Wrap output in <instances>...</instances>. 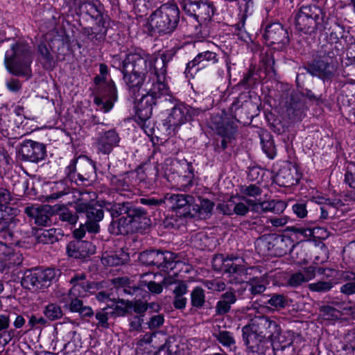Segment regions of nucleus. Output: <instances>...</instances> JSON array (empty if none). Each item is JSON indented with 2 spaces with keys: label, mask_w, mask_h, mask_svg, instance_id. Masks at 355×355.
Masks as SVG:
<instances>
[{
  "label": "nucleus",
  "mask_w": 355,
  "mask_h": 355,
  "mask_svg": "<svg viewBox=\"0 0 355 355\" xmlns=\"http://www.w3.org/2000/svg\"><path fill=\"white\" fill-rule=\"evenodd\" d=\"M157 60L155 55L146 53L142 49H135L122 56H115L113 62L121 67L123 80L130 93L135 95L143 92L145 78L153 73V63Z\"/></svg>",
  "instance_id": "obj_1"
},
{
  "label": "nucleus",
  "mask_w": 355,
  "mask_h": 355,
  "mask_svg": "<svg viewBox=\"0 0 355 355\" xmlns=\"http://www.w3.org/2000/svg\"><path fill=\"white\" fill-rule=\"evenodd\" d=\"M94 198L95 193H83L76 203V211L84 213L87 216L85 223L81 224L79 228L73 231V235L76 239L83 238L86 232L94 234L99 232L98 223L103 218L104 214L103 209L96 205Z\"/></svg>",
  "instance_id": "obj_2"
},
{
  "label": "nucleus",
  "mask_w": 355,
  "mask_h": 355,
  "mask_svg": "<svg viewBox=\"0 0 355 355\" xmlns=\"http://www.w3.org/2000/svg\"><path fill=\"white\" fill-rule=\"evenodd\" d=\"M32 60L31 47L24 41L12 44L5 53L4 63L6 69L17 76H30Z\"/></svg>",
  "instance_id": "obj_3"
},
{
  "label": "nucleus",
  "mask_w": 355,
  "mask_h": 355,
  "mask_svg": "<svg viewBox=\"0 0 355 355\" xmlns=\"http://www.w3.org/2000/svg\"><path fill=\"white\" fill-rule=\"evenodd\" d=\"M213 267L215 270H223L230 277L231 283H241L248 280L247 268L242 257L231 254L224 257L216 255L213 259Z\"/></svg>",
  "instance_id": "obj_4"
},
{
  "label": "nucleus",
  "mask_w": 355,
  "mask_h": 355,
  "mask_svg": "<svg viewBox=\"0 0 355 355\" xmlns=\"http://www.w3.org/2000/svg\"><path fill=\"white\" fill-rule=\"evenodd\" d=\"M180 11L177 5L165 3L157 9L150 17L152 28L159 33H169L174 31L179 21Z\"/></svg>",
  "instance_id": "obj_5"
},
{
  "label": "nucleus",
  "mask_w": 355,
  "mask_h": 355,
  "mask_svg": "<svg viewBox=\"0 0 355 355\" xmlns=\"http://www.w3.org/2000/svg\"><path fill=\"white\" fill-rule=\"evenodd\" d=\"M322 10L315 4L302 6L295 16V28L304 34L314 33L324 19Z\"/></svg>",
  "instance_id": "obj_6"
},
{
  "label": "nucleus",
  "mask_w": 355,
  "mask_h": 355,
  "mask_svg": "<svg viewBox=\"0 0 355 355\" xmlns=\"http://www.w3.org/2000/svg\"><path fill=\"white\" fill-rule=\"evenodd\" d=\"M12 200L10 192L3 188L0 189V225L3 230H8L9 236H12L10 230L17 224L15 216L18 210L8 207V205Z\"/></svg>",
  "instance_id": "obj_7"
},
{
  "label": "nucleus",
  "mask_w": 355,
  "mask_h": 355,
  "mask_svg": "<svg viewBox=\"0 0 355 355\" xmlns=\"http://www.w3.org/2000/svg\"><path fill=\"white\" fill-rule=\"evenodd\" d=\"M139 261L146 265L157 266L166 269H173L178 263L174 253L166 251L149 250L141 252L139 256Z\"/></svg>",
  "instance_id": "obj_8"
},
{
  "label": "nucleus",
  "mask_w": 355,
  "mask_h": 355,
  "mask_svg": "<svg viewBox=\"0 0 355 355\" xmlns=\"http://www.w3.org/2000/svg\"><path fill=\"white\" fill-rule=\"evenodd\" d=\"M145 213L140 210L138 214L132 216L127 215L119 217L117 221H113L111 225L112 232L116 234H127L129 232L141 228L140 223L146 220Z\"/></svg>",
  "instance_id": "obj_9"
},
{
  "label": "nucleus",
  "mask_w": 355,
  "mask_h": 355,
  "mask_svg": "<svg viewBox=\"0 0 355 355\" xmlns=\"http://www.w3.org/2000/svg\"><path fill=\"white\" fill-rule=\"evenodd\" d=\"M155 63H153V73L148 74L149 80L144 84L143 92L152 96L154 99L157 100L161 96L167 94L168 88L164 82L166 70H164V73L161 76L157 75Z\"/></svg>",
  "instance_id": "obj_10"
},
{
  "label": "nucleus",
  "mask_w": 355,
  "mask_h": 355,
  "mask_svg": "<svg viewBox=\"0 0 355 355\" xmlns=\"http://www.w3.org/2000/svg\"><path fill=\"white\" fill-rule=\"evenodd\" d=\"M193 110L184 104L175 106L164 121V125L166 130L175 131L178 127L185 123L188 118L191 116Z\"/></svg>",
  "instance_id": "obj_11"
},
{
  "label": "nucleus",
  "mask_w": 355,
  "mask_h": 355,
  "mask_svg": "<svg viewBox=\"0 0 355 355\" xmlns=\"http://www.w3.org/2000/svg\"><path fill=\"white\" fill-rule=\"evenodd\" d=\"M255 331L261 334L262 337L270 341L277 336L280 331V326L277 321L267 316H256L251 320Z\"/></svg>",
  "instance_id": "obj_12"
},
{
  "label": "nucleus",
  "mask_w": 355,
  "mask_h": 355,
  "mask_svg": "<svg viewBox=\"0 0 355 355\" xmlns=\"http://www.w3.org/2000/svg\"><path fill=\"white\" fill-rule=\"evenodd\" d=\"M116 101V87L112 80H110L106 83L99 96H96L94 99L95 103L104 112H110Z\"/></svg>",
  "instance_id": "obj_13"
},
{
  "label": "nucleus",
  "mask_w": 355,
  "mask_h": 355,
  "mask_svg": "<svg viewBox=\"0 0 355 355\" xmlns=\"http://www.w3.org/2000/svg\"><path fill=\"white\" fill-rule=\"evenodd\" d=\"M19 153L24 160L38 162L45 157V146L33 140H25L21 144Z\"/></svg>",
  "instance_id": "obj_14"
},
{
  "label": "nucleus",
  "mask_w": 355,
  "mask_h": 355,
  "mask_svg": "<svg viewBox=\"0 0 355 355\" xmlns=\"http://www.w3.org/2000/svg\"><path fill=\"white\" fill-rule=\"evenodd\" d=\"M243 338L249 352L254 353L262 349L266 338L255 331L254 325L250 322L242 329Z\"/></svg>",
  "instance_id": "obj_15"
},
{
  "label": "nucleus",
  "mask_w": 355,
  "mask_h": 355,
  "mask_svg": "<svg viewBox=\"0 0 355 355\" xmlns=\"http://www.w3.org/2000/svg\"><path fill=\"white\" fill-rule=\"evenodd\" d=\"M95 251V245L85 241H71L67 246L68 256L75 259H85L94 254Z\"/></svg>",
  "instance_id": "obj_16"
},
{
  "label": "nucleus",
  "mask_w": 355,
  "mask_h": 355,
  "mask_svg": "<svg viewBox=\"0 0 355 355\" xmlns=\"http://www.w3.org/2000/svg\"><path fill=\"white\" fill-rule=\"evenodd\" d=\"M71 284L73 286L70 289V295L74 297L87 296L88 293H92L96 289V284L87 282L83 274L76 275L71 279Z\"/></svg>",
  "instance_id": "obj_17"
},
{
  "label": "nucleus",
  "mask_w": 355,
  "mask_h": 355,
  "mask_svg": "<svg viewBox=\"0 0 355 355\" xmlns=\"http://www.w3.org/2000/svg\"><path fill=\"white\" fill-rule=\"evenodd\" d=\"M22 260V254L20 252L0 242V272L6 267L19 265Z\"/></svg>",
  "instance_id": "obj_18"
},
{
  "label": "nucleus",
  "mask_w": 355,
  "mask_h": 355,
  "mask_svg": "<svg viewBox=\"0 0 355 355\" xmlns=\"http://www.w3.org/2000/svg\"><path fill=\"white\" fill-rule=\"evenodd\" d=\"M168 201L171 208L180 216H187L191 214L192 196L184 194H173L168 198Z\"/></svg>",
  "instance_id": "obj_19"
},
{
  "label": "nucleus",
  "mask_w": 355,
  "mask_h": 355,
  "mask_svg": "<svg viewBox=\"0 0 355 355\" xmlns=\"http://www.w3.org/2000/svg\"><path fill=\"white\" fill-rule=\"evenodd\" d=\"M53 212L51 207L48 205L28 207L25 209V213L38 225H47Z\"/></svg>",
  "instance_id": "obj_20"
},
{
  "label": "nucleus",
  "mask_w": 355,
  "mask_h": 355,
  "mask_svg": "<svg viewBox=\"0 0 355 355\" xmlns=\"http://www.w3.org/2000/svg\"><path fill=\"white\" fill-rule=\"evenodd\" d=\"M141 98L135 102V108L136 114L141 121H146L152 115L153 106L155 105L156 100L150 95L141 92Z\"/></svg>",
  "instance_id": "obj_21"
},
{
  "label": "nucleus",
  "mask_w": 355,
  "mask_h": 355,
  "mask_svg": "<svg viewBox=\"0 0 355 355\" xmlns=\"http://www.w3.org/2000/svg\"><path fill=\"white\" fill-rule=\"evenodd\" d=\"M249 205L257 211H271L275 214L282 213L286 208V203L282 200H272L268 201H257L249 200L247 201Z\"/></svg>",
  "instance_id": "obj_22"
},
{
  "label": "nucleus",
  "mask_w": 355,
  "mask_h": 355,
  "mask_svg": "<svg viewBox=\"0 0 355 355\" xmlns=\"http://www.w3.org/2000/svg\"><path fill=\"white\" fill-rule=\"evenodd\" d=\"M312 74L318 76L323 80H329L335 75L336 65L334 62L320 60L311 66Z\"/></svg>",
  "instance_id": "obj_23"
},
{
  "label": "nucleus",
  "mask_w": 355,
  "mask_h": 355,
  "mask_svg": "<svg viewBox=\"0 0 355 355\" xmlns=\"http://www.w3.org/2000/svg\"><path fill=\"white\" fill-rule=\"evenodd\" d=\"M119 142V137L118 134L114 130H109L98 137L97 148L101 153L108 154Z\"/></svg>",
  "instance_id": "obj_24"
},
{
  "label": "nucleus",
  "mask_w": 355,
  "mask_h": 355,
  "mask_svg": "<svg viewBox=\"0 0 355 355\" xmlns=\"http://www.w3.org/2000/svg\"><path fill=\"white\" fill-rule=\"evenodd\" d=\"M293 336L292 331L282 332L280 330L277 336H275L270 340L273 350H284L286 347H289L293 342Z\"/></svg>",
  "instance_id": "obj_25"
},
{
  "label": "nucleus",
  "mask_w": 355,
  "mask_h": 355,
  "mask_svg": "<svg viewBox=\"0 0 355 355\" xmlns=\"http://www.w3.org/2000/svg\"><path fill=\"white\" fill-rule=\"evenodd\" d=\"M141 209L136 208L130 202L117 203L113 205L110 208L112 217L118 218L124 215L132 216L138 214Z\"/></svg>",
  "instance_id": "obj_26"
},
{
  "label": "nucleus",
  "mask_w": 355,
  "mask_h": 355,
  "mask_svg": "<svg viewBox=\"0 0 355 355\" xmlns=\"http://www.w3.org/2000/svg\"><path fill=\"white\" fill-rule=\"evenodd\" d=\"M21 285L25 288L29 290L41 289L38 269H33L26 271L21 279Z\"/></svg>",
  "instance_id": "obj_27"
},
{
  "label": "nucleus",
  "mask_w": 355,
  "mask_h": 355,
  "mask_svg": "<svg viewBox=\"0 0 355 355\" xmlns=\"http://www.w3.org/2000/svg\"><path fill=\"white\" fill-rule=\"evenodd\" d=\"M39 279L41 289L46 288L53 282H55L60 277V270L55 268H46L45 270L38 269Z\"/></svg>",
  "instance_id": "obj_28"
},
{
  "label": "nucleus",
  "mask_w": 355,
  "mask_h": 355,
  "mask_svg": "<svg viewBox=\"0 0 355 355\" xmlns=\"http://www.w3.org/2000/svg\"><path fill=\"white\" fill-rule=\"evenodd\" d=\"M203 61L216 63L218 62L216 53L209 51L198 53L192 61L187 64L186 73H189L192 69Z\"/></svg>",
  "instance_id": "obj_29"
},
{
  "label": "nucleus",
  "mask_w": 355,
  "mask_h": 355,
  "mask_svg": "<svg viewBox=\"0 0 355 355\" xmlns=\"http://www.w3.org/2000/svg\"><path fill=\"white\" fill-rule=\"evenodd\" d=\"M199 202L192 205V210L201 218H206L211 214L214 203L207 199H198Z\"/></svg>",
  "instance_id": "obj_30"
},
{
  "label": "nucleus",
  "mask_w": 355,
  "mask_h": 355,
  "mask_svg": "<svg viewBox=\"0 0 355 355\" xmlns=\"http://www.w3.org/2000/svg\"><path fill=\"white\" fill-rule=\"evenodd\" d=\"M241 193L242 199L247 202L250 200L247 198L248 197L256 198L257 196H260L261 193V189L259 187L255 184H250L249 186L242 187L241 189ZM246 203L248 205V202Z\"/></svg>",
  "instance_id": "obj_31"
},
{
  "label": "nucleus",
  "mask_w": 355,
  "mask_h": 355,
  "mask_svg": "<svg viewBox=\"0 0 355 355\" xmlns=\"http://www.w3.org/2000/svg\"><path fill=\"white\" fill-rule=\"evenodd\" d=\"M284 33L283 27L280 24H273L266 28V36L272 40L273 43L278 42L279 37Z\"/></svg>",
  "instance_id": "obj_32"
},
{
  "label": "nucleus",
  "mask_w": 355,
  "mask_h": 355,
  "mask_svg": "<svg viewBox=\"0 0 355 355\" xmlns=\"http://www.w3.org/2000/svg\"><path fill=\"white\" fill-rule=\"evenodd\" d=\"M343 278L345 280H355V274L344 272ZM340 291L346 295H352L355 293V282H349L344 284L340 288Z\"/></svg>",
  "instance_id": "obj_33"
},
{
  "label": "nucleus",
  "mask_w": 355,
  "mask_h": 355,
  "mask_svg": "<svg viewBox=\"0 0 355 355\" xmlns=\"http://www.w3.org/2000/svg\"><path fill=\"white\" fill-rule=\"evenodd\" d=\"M191 304L195 307H201L205 302V295L202 288L196 287L191 293Z\"/></svg>",
  "instance_id": "obj_34"
},
{
  "label": "nucleus",
  "mask_w": 355,
  "mask_h": 355,
  "mask_svg": "<svg viewBox=\"0 0 355 355\" xmlns=\"http://www.w3.org/2000/svg\"><path fill=\"white\" fill-rule=\"evenodd\" d=\"M44 315L51 320H55L62 316L61 308L55 304H50L46 306Z\"/></svg>",
  "instance_id": "obj_35"
},
{
  "label": "nucleus",
  "mask_w": 355,
  "mask_h": 355,
  "mask_svg": "<svg viewBox=\"0 0 355 355\" xmlns=\"http://www.w3.org/2000/svg\"><path fill=\"white\" fill-rule=\"evenodd\" d=\"M110 308H103L101 311L96 313V318L98 320V327L104 329H108L110 325L108 323V319L112 316Z\"/></svg>",
  "instance_id": "obj_36"
},
{
  "label": "nucleus",
  "mask_w": 355,
  "mask_h": 355,
  "mask_svg": "<svg viewBox=\"0 0 355 355\" xmlns=\"http://www.w3.org/2000/svg\"><path fill=\"white\" fill-rule=\"evenodd\" d=\"M130 301H122L118 302L114 308H110V312L113 316L119 317L123 316L125 314L130 313Z\"/></svg>",
  "instance_id": "obj_37"
},
{
  "label": "nucleus",
  "mask_w": 355,
  "mask_h": 355,
  "mask_svg": "<svg viewBox=\"0 0 355 355\" xmlns=\"http://www.w3.org/2000/svg\"><path fill=\"white\" fill-rule=\"evenodd\" d=\"M200 3L201 1L199 0H184L183 8L189 15L198 17Z\"/></svg>",
  "instance_id": "obj_38"
},
{
  "label": "nucleus",
  "mask_w": 355,
  "mask_h": 355,
  "mask_svg": "<svg viewBox=\"0 0 355 355\" xmlns=\"http://www.w3.org/2000/svg\"><path fill=\"white\" fill-rule=\"evenodd\" d=\"M55 189L56 192L46 196L47 201L57 200L69 193V189L67 188L66 184L63 182L56 183Z\"/></svg>",
  "instance_id": "obj_39"
},
{
  "label": "nucleus",
  "mask_w": 355,
  "mask_h": 355,
  "mask_svg": "<svg viewBox=\"0 0 355 355\" xmlns=\"http://www.w3.org/2000/svg\"><path fill=\"white\" fill-rule=\"evenodd\" d=\"M268 304L276 309H282L288 304V300L284 295L275 294L268 300Z\"/></svg>",
  "instance_id": "obj_40"
},
{
  "label": "nucleus",
  "mask_w": 355,
  "mask_h": 355,
  "mask_svg": "<svg viewBox=\"0 0 355 355\" xmlns=\"http://www.w3.org/2000/svg\"><path fill=\"white\" fill-rule=\"evenodd\" d=\"M235 197L232 196L228 200L224 201L218 205V208L223 214L230 216L234 214Z\"/></svg>",
  "instance_id": "obj_41"
},
{
  "label": "nucleus",
  "mask_w": 355,
  "mask_h": 355,
  "mask_svg": "<svg viewBox=\"0 0 355 355\" xmlns=\"http://www.w3.org/2000/svg\"><path fill=\"white\" fill-rule=\"evenodd\" d=\"M249 207L251 206L248 205L241 196L235 197L234 214L238 216L245 215L249 211Z\"/></svg>",
  "instance_id": "obj_42"
},
{
  "label": "nucleus",
  "mask_w": 355,
  "mask_h": 355,
  "mask_svg": "<svg viewBox=\"0 0 355 355\" xmlns=\"http://www.w3.org/2000/svg\"><path fill=\"white\" fill-rule=\"evenodd\" d=\"M335 283L329 282H318L309 284V288L315 292H326L329 291Z\"/></svg>",
  "instance_id": "obj_43"
},
{
  "label": "nucleus",
  "mask_w": 355,
  "mask_h": 355,
  "mask_svg": "<svg viewBox=\"0 0 355 355\" xmlns=\"http://www.w3.org/2000/svg\"><path fill=\"white\" fill-rule=\"evenodd\" d=\"M321 315L324 320H334L340 318V312L336 309L326 306L321 309Z\"/></svg>",
  "instance_id": "obj_44"
},
{
  "label": "nucleus",
  "mask_w": 355,
  "mask_h": 355,
  "mask_svg": "<svg viewBox=\"0 0 355 355\" xmlns=\"http://www.w3.org/2000/svg\"><path fill=\"white\" fill-rule=\"evenodd\" d=\"M251 293L254 295L263 293L266 290V285L263 279L258 277L253 278L249 281Z\"/></svg>",
  "instance_id": "obj_45"
},
{
  "label": "nucleus",
  "mask_w": 355,
  "mask_h": 355,
  "mask_svg": "<svg viewBox=\"0 0 355 355\" xmlns=\"http://www.w3.org/2000/svg\"><path fill=\"white\" fill-rule=\"evenodd\" d=\"M214 14L213 7L207 3L201 2L200 8L198 12V17L207 20L211 19Z\"/></svg>",
  "instance_id": "obj_46"
},
{
  "label": "nucleus",
  "mask_w": 355,
  "mask_h": 355,
  "mask_svg": "<svg viewBox=\"0 0 355 355\" xmlns=\"http://www.w3.org/2000/svg\"><path fill=\"white\" fill-rule=\"evenodd\" d=\"M127 261V255H125V257L123 258H119L118 257L114 255H107L105 257H103L102 259L103 263L108 266H117L120 264H123Z\"/></svg>",
  "instance_id": "obj_47"
},
{
  "label": "nucleus",
  "mask_w": 355,
  "mask_h": 355,
  "mask_svg": "<svg viewBox=\"0 0 355 355\" xmlns=\"http://www.w3.org/2000/svg\"><path fill=\"white\" fill-rule=\"evenodd\" d=\"M217 338L223 346L231 347L235 343L232 334L229 331H220L218 334Z\"/></svg>",
  "instance_id": "obj_48"
},
{
  "label": "nucleus",
  "mask_w": 355,
  "mask_h": 355,
  "mask_svg": "<svg viewBox=\"0 0 355 355\" xmlns=\"http://www.w3.org/2000/svg\"><path fill=\"white\" fill-rule=\"evenodd\" d=\"M204 284L208 289L215 291H222L225 288V283L219 279L207 280Z\"/></svg>",
  "instance_id": "obj_49"
},
{
  "label": "nucleus",
  "mask_w": 355,
  "mask_h": 355,
  "mask_svg": "<svg viewBox=\"0 0 355 355\" xmlns=\"http://www.w3.org/2000/svg\"><path fill=\"white\" fill-rule=\"evenodd\" d=\"M304 282H306L302 272L292 274L288 280V284L293 287H297Z\"/></svg>",
  "instance_id": "obj_50"
},
{
  "label": "nucleus",
  "mask_w": 355,
  "mask_h": 355,
  "mask_svg": "<svg viewBox=\"0 0 355 355\" xmlns=\"http://www.w3.org/2000/svg\"><path fill=\"white\" fill-rule=\"evenodd\" d=\"M291 230L296 234L302 236V239H309L313 237V228L311 227H292Z\"/></svg>",
  "instance_id": "obj_51"
},
{
  "label": "nucleus",
  "mask_w": 355,
  "mask_h": 355,
  "mask_svg": "<svg viewBox=\"0 0 355 355\" xmlns=\"http://www.w3.org/2000/svg\"><path fill=\"white\" fill-rule=\"evenodd\" d=\"M141 283L144 286H146L150 292L155 294H159L162 293L163 290L162 285L161 284L155 283L153 281L150 280L147 282L146 280H142Z\"/></svg>",
  "instance_id": "obj_52"
},
{
  "label": "nucleus",
  "mask_w": 355,
  "mask_h": 355,
  "mask_svg": "<svg viewBox=\"0 0 355 355\" xmlns=\"http://www.w3.org/2000/svg\"><path fill=\"white\" fill-rule=\"evenodd\" d=\"M129 304L130 312L134 311L137 313H144L148 309L146 304L141 301H135L134 302L130 301Z\"/></svg>",
  "instance_id": "obj_53"
},
{
  "label": "nucleus",
  "mask_w": 355,
  "mask_h": 355,
  "mask_svg": "<svg viewBox=\"0 0 355 355\" xmlns=\"http://www.w3.org/2000/svg\"><path fill=\"white\" fill-rule=\"evenodd\" d=\"M312 200L314 201L315 202L319 204V205H329V204H332V205H340V200H331L329 199H327L325 198L324 196H321V195H316V196H313L312 198Z\"/></svg>",
  "instance_id": "obj_54"
},
{
  "label": "nucleus",
  "mask_w": 355,
  "mask_h": 355,
  "mask_svg": "<svg viewBox=\"0 0 355 355\" xmlns=\"http://www.w3.org/2000/svg\"><path fill=\"white\" fill-rule=\"evenodd\" d=\"M293 211L297 217L303 218L307 215L306 205L304 203H296L293 205Z\"/></svg>",
  "instance_id": "obj_55"
},
{
  "label": "nucleus",
  "mask_w": 355,
  "mask_h": 355,
  "mask_svg": "<svg viewBox=\"0 0 355 355\" xmlns=\"http://www.w3.org/2000/svg\"><path fill=\"white\" fill-rule=\"evenodd\" d=\"M269 222L275 227H282L286 225L289 220V218L286 216H281L279 217L271 218Z\"/></svg>",
  "instance_id": "obj_56"
},
{
  "label": "nucleus",
  "mask_w": 355,
  "mask_h": 355,
  "mask_svg": "<svg viewBox=\"0 0 355 355\" xmlns=\"http://www.w3.org/2000/svg\"><path fill=\"white\" fill-rule=\"evenodd\" d=\"M60 218L63 221H67L70 224H75L78 221V216L72 212L64 210L60 214Z\"/></svg>",
  "instance_id": "obj_57"
},
{
  "label": "nucleus",
  "mask_w": 355,
  "mask_h": 355,
  "mask_svg": "<svg viewBox=\"0 0 355 355\" xmlns=\"http://www.w3.org/2000/svg\"><path fill=\"white\" fill-rule=\"evenodd\" d=\"M231 307V304L226 302V301L220 299L216 304V310L218 315H223L227 313Z\"/></svg>",
  "instance_id": "obj_58"
},
{
  "label": "nucleus",
  "mask_w": 355,
  "mask_h": 355,
  "mask_svg": "<svg viewBox=\"0 0 355 355\" xmlns=\"http://www.w3.org/2000/svg\"><path fill=\"white\" fill-rule=\"evenodd\" d=\"M329 236V232L323 227L313 228V238L318 239H326Z\"/></svg>",
  "instance_id": "obj_59"
},
{
  "label": "nucleus",
  "mask_w": 355,
  "mask_h": 355,
  "mask_svg": "<svg viewBox=\"0 0 355 355\" xmlns=\"http://www.w3.org/2000/svg\"><path fill=\"white\" fill-rule=\"evenodd\" d=\"M164 323V317L162 315H157L152 317L148 322V327L151 329L159 328Z\"/></svg>",
  "instance_id": "obj_60"
},
{
  "label": "nucleus",
  "mask_w": 355,
  "mask_h": 355,
  "mask_svg": "<svg viewBox=\"0 0 355 355\" xmlns=\"http://www.w3.org/2000/svg\"><path fill=\"white\" fill-rule=\"evenodd\" d=\"M315 269L316 268L315 266H310L304 270L302 273L304 274V278L306 282L313 279L315 277Z\"/></svg>",
  "instance_id": "obj_61"
},
{
  "label": "nucleus",
  "mask_w": 355,
  "mask_h": 355,
  "mask_svg": "<svg viewBox=\"0 0 355 355\" xmlns=\"http://www.w3.org/2000/svg\"><path fill=\"white\" fill-rule=\"evenodd\" d=\"M339 205H334L332 204L323 205L320 207L321 215L320 218L322 219H326L328 217L329 213L331 212V209L334 207H338Z\"/></svg>",
  "instance_id": "obj_62"
},
{
  "label": "nucleus",
  "mask_w": 355,
  "mask_h": 355,
  "mask_svg": "<svg viewBox=\"0 0 355 355\" xmlns=\"http://www.w3.org/2000/svg\"><path fill=\"white\" fill-rule=\"evenodd\" d=\"M83 304L81 300L77 299L71 300L70 304L69 305V309L71 312H79L83 307Z\"/></svg>",
  "instance_id": "obj_63"
},
{
  "label": "nucleus",
  "mask_w": 355,
  "mask_h": 355,
  "mask_svg": "<svg viewBox=\"0 0 355 355\" xmlns=\"http://www.w3.org/2000/svg\"><path fill=\"white\" fill-rule=\"evenodd\" d=\"M53 231V229L43 230L40 233V234L38 236L40 241L44 242V243H47L49 241L52 242V239H51V236L52 235Z\"/></svg>",
  "instance_id": "obj_64"
}]
</instances>
